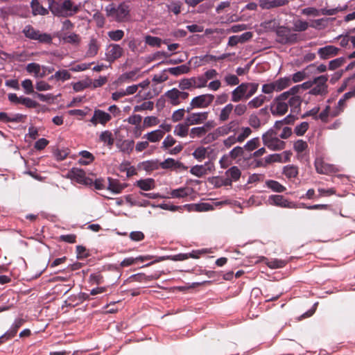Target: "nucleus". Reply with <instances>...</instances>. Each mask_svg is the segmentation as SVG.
I'll use <instances>...</instances> for the list:
<instances>
[{
	"instance_id": "nucleus-1",
	"label": "nucleus",
	"mask_w": 355,
	"mask_h": 355,
	"mask_svg": "<svg viewBox=\"0 0 355 355\" xmlns=\"http://www.w3.org/2000/svg\"><path fill=\"white\" fill-rule=\"evenodd\" d=\"M68 177L72 180L86 186H92L93 183L92 179L87 177L85 171L81 168H72L68 173Z\"/></svg>"
},
{
	"instance_id": "nucleus-2",
	"label": "nucleus",
	"mask_w": 355,
	"mask_h": 355,
	"mask_svg": "<svg viewBox=\"0 0 355 355\" xmlns=\"http://www.w3.org/2000/svg\"><path fill=\"white\" fill-rule=\"evenodd\" d=\"M207 117V112L193 114L187 119L185 124H180L178 125V130L177 133H187L189 130V125L198 123L203 120H205Z\"/></svg>"
},
{
	"instance_id": "nucleus-3",
	"label": "nucleus",
	"mask_w": 355,
	"mask_h": 355,
	"mask_svg": "<svg viewBox=\"0 0 355 355\" xmlns=\"http://www.w3.org/2000/svg\"><path fill=\"white\" fill-rule=\"evenodd\" d=\"M269 205L283 208H295L296 204L288 201L282 195H271L268 197Z\"/></svg>"
},
{
	"instance_id": "nucleus-4",
	"label": "nucleus",
	"mask_w": 355,
	"mask_h": 355,
	"mask_svg": "<svg viewBox=\"0 0 355 355\" xmlns=\"http://www.w3.org/2000/svg\"><path fill=\"white\" fill-rule=\"evenodd\" d=\"M26 322V320L21 317H17L15 319L14 322L11 324L10 329L5 332L1 336H0V343L2 342V339H10L15 337L17 333L18 329Z\"/></svg>"
},
{
	"instance_id": "nucleus-5",
	"label": "nucleus",
	"mask_w": 355,
	"mask_h": 355,
	"mask_svg": "<svg viewBox=\"0 0 355 355\" xmlns=\"http://www.w3.org/2000/svg\"><path fill=\"white\" fill-rule=\"evenodd\" d=\"M272 135H262L263 140L271 150H278L284 148L285 143L277 137H272Z\"/></svg>"
},
{
	"instance_id": "nucleus-6",
	"label": "nucleus",
	"mask_w": 355,
	"mask_h": 355,
	"mask_svg": "<svg viewBox=\"0 0 355 355\" xmlns=\"http://www.w3.org/2000/svg\"><path fill=\"white\" fill-rule=\"evenodd\" d=\"M214 96L212 94H203L195 97L191 103V108L206 107L214 101Z\"/></svg>"
},
{
	"instance_id": "nucleus-7",
	"label": "nucleus",
	"mask_w": 355,
	"mask_h": 355,
	"mask_svg": "<svg viewBox=\"0 0 355 355\" xmlns=\"http://www.w3.org/2000/svg\"><path fill=\"white\" fill-rule=\"evenodd\" d=\"M316 171L320 174H329L338 171L336 166L325 163L321 158H317L315 161Z\"/></svg>"
},
{
	"instance_id": "nucleus-8",
	"label": "nucleus",
	"mask_w": 355,
	"mask_h": 355,
	"mask_svg": "<svg viewBox=\"0 0 355 355\" xmlns=\"http://www.w3.org/2000/svg\"><path fill=\"white\" fill-rule=\"evenodd\" d=\"M168 259L174 261H184L186 259H188V256L187 255V253H179L174 255L157 257L155 260L146 263L144 266H149L155 263Z\"/></svg>"
},
{
	"instance_id": "nucleus-9",
	"label": "nucleus",
	"mask_w": 355,
	"mask_h": 355,
	"mask_svg": "<svg viewBox=\"0 0 355 355\" xmlns=\"http://www.w3.org/2000/svg\"><path fill=\"white\" fill-rule=\"evenodd\" d=\"M213 165L209 162H207L205 164L192 166L190 169V173L198 178H200L206 175L207 171H211Z\"/></svg>"
},
{
	"instance_id": "nucleus-10",
	"label": "nucleus",
	"mask_w": 355,
	"mask_h": 355,
	"mask_svg": "<svg viewBox=\"0 0 355 355\" xmlns=\"http://www.w3.org/2000/svg\"><path fill=\"white\" fill-rule=\"evenodd\" d=\"M270 111L273 115H283L288 111V103L274 99L270 105Z\"/></svg>"
},
{
	"instance_id": "nucleus-11",
	"label": "nucleus",
	"mask_w": 355,
	"mask_h": 355,
	"mask_svg": "<svg viewBox=\"0 0 355 355\" xmlns=\"http://www.w3.org/2000/svg\"><path fill=\"white\" fill-rule=\"evenodd\" d=\"M340 49L334 46L329 45L325 47L320 48L318 50V54L320 58L323 60L329 59L335 55H336Z\"/></svg>"
},
{
	"instance_id": "nucleus-12",
	"label": "nucleus",
	"mask_w": 355,
	"mask_h": 355,
	"mask_svg": "<svg viewBox=\"0 0 355 355\" xmlns=\"http://www.w3.org/2000/svg\"><path fill=\"white\" fill-rule=\"evenodd\" d=\"M120 137L121 136H119V137H116L115 138L117 148L123 153H129L133 149L134 141L129 139L123 140Z\"/></svg>"
},
{
	"instance_id": "nucleus-13",
	"label": "nucleus",
	"mask_w": 355,
	"mask_h": 355,
	"mask_svg": "<svg viewBox=\"0 0 355 355\" xmlns=\"http://www.w3.org/2000/svg\"><path fill=\"white\" fill-rule=\"evenodd\" d=\"M49 8L51 12L56 16L67 17V14L62 9V3L55 0H48Z\"/></svg>"
},
{
	"instance_id": "nucleus-14",
	"label": "nucleus",
	"mask_w": 355,
	"mask_h": 355,
	"mask_svg": "<svg viewBox=\"0 0 355 355\" xmlns=\"http://www.w3.org/2000/svg\"><path fill=\"white\" fill-rule=\"evenodd\" d=\"M110 119H111V116L110 114L100 110H96L94 111V113L91 119V121L94 124H96L97 123H100L101 124H105Z\"/></svg>"
},
{
	"instance_id": "nucleus-15",
	"label": "nucleus",
	"mask_w": 355,
	"mask_h": 355,
	"mask_svg": "<svg viewBox=\"0 0 355 355\" xmlns=\"http://www.w3.org/2000/svg\"><path fill=\"white\" fill-rule=\"evenodd\" d=\"M160 167L163 169H185L184 164L173 158H167L160 164Z\"/></svg>"
},
{
	"instance_id": "nucleus-16",
	"label": "nucleus",
	"mask_w": 355,
	"mask_h": 355,
	"mask_svg": "<svg viewBox=\"0 0 355 355\" xmlns=\"http://www.w3.org/2000/svg\"><path fill=\"white\" fill-rule=\"evenodd\" d=\"M107 189L113 194H119L125 188L126 185L121 184L118 180L108 178Z\"/></svg>"
},
{
	"instance_id": "nucleus-17",
	"label": "nucleus",
	"mask_w": 355,
	"mask_h": 355,
	"mask_svg": "<svg viewBox=\"0 0 355 355\" xmlns=\"http://www.w3.org/2000/svg\"><path fill=\"white\" fill-rule=\"evenodd\" d=\"M288 3V0H259V6L263 9L277 8Z\"/></svg>"
},
{
	"instance_id": "nucleus-18",
	"label": "nucleus",
	"mask_w": 355,
	"mask_h": 355,
	"mask_svg": "<svg viewBox=\"0 0 355 355\" xmlns=\"http://www.w3.org/2000/svg\"><path fill=\"white\" fill-rule=\"evenodd\" d=\"M123 49L118 44H111L108 47L107 57L110 62L119 58L121 56Z\"/></svg>"
},
{
	"instance_id": "nucleus-19",
	"label": "nucleus",
	"mask_w": 355,
	"mask_h": 355,
	"mask_svg": "<svg viewBox=\"0 0 355 355\" xmlns=\"http://www.w3.org/2000/svg\"><path fill=\"white\" fill-rule=\"evenodd\" d=\"M192 192V188L188 187H180L175 189H173L171 191V196L173 198H183L191 195Z\"/></svg>"
},
{
	"instance_id": "nucleus-20",
	"label": "nucleus",
	"mask_w": 355,
	"mask_h": 355,
	"mask_svg": "<svg viewBox=\"0 0 355 355\" xmlns=\"http://www.w3.org/2000/svg\"><path fill=\"white\" fill-rule=\"evenodd\" d=\"M247 91L248 85L244 83L241 84L232 92V101L234 102L241 101L244 96L245 97V94Z\"/></svg>"
},
{
	"instance_id": "nucleus-21",
	"label": "nucleus",
	"mask_w": 355,
	"mask_h": 355,
	"mask_svg": "<svg viewBox=\"0 0 355 355\" xmlns=\"http://www.w3.org/2000/svg\"><path fill=\"white\" fill-rule=\"evenodd\" d=\"M136 185L143 191H149L155 188V181L152 178L137 180Z\"/></svg>"
},
{
	"instance_id": "nucleus-22",
	"label": "nucleus",
	"mask_w": 355,
	"mask_h": 355,
	"mask_svg": "<svg viewBox=\"0 0 355 355\" xmlns=\"http://www.w3.org/2000/svg\"><path fill=\"white\" fill-rule=\"evenodd\" d=\"M266 186L274 192L282 193L284 192L286 187L280 184L279 182L273 180H268L266 181Z\"/></svg>"
},
{
	"instance_id": "nucleus-23",
	"label": "nucleus",
	"mask_w": 355,
	"mask_h": 355,
	"mask_svg": "<svg viewBox=\"0 0 355 355\" xmlns=\"http://www.w3.org/2000/svg\"><path fill=\"white\" fill-rule=\"evenodd\" d=\"M80 158L78 163L81 165H88L94 160V156L87 150H81L79 152Z\"/></svg>"
},
{
	"instance_id": "nucleus-24",
	"label": "nucleus",
	"mask_w": 355,
	"mask_h": 355,
	"mask_svg": "<svg viewBox=\"0 0 355 355\" xmlns=\"http://www.w3.org/2000/svg\"><path fill=\"white\" fill-rule=\"evenodd\" d=\"M129 14L128 6L124 3L121 4L116 8V19L118 21H122Z\"/></svg>"
},
{
	"instance_id": "nucleus-25",
	"label": "nucleus",
	"mask_w": 355,
	"mask_h": 355,
	"mask_svg": "<svg viewBox=\"0 0 355 355\" xmlns=\"http://www.w3.org/2000/svg\"><path fill=\"white\" fill-rule=\"evenodd\" d=\"M282 173L288 179L295 178L298 175V168L292 164L286 165L284 166Z\"/></svg>"
},
{
	"instance_id": "nucleus-26",
	"label": "nucleus",
	"mask_w": 355,
	"mask_h": 355,
	"mask_svg": "<svg viewBox=\"0 0 355 355\" xmlns=\"http://www.w3.org/2000/svg\"><path fill=\"white\" fill-rule=\"evenodd\" d=\"M179 90L178 89H173L168 91L164 96L166 97L170 103L173 105H177L180 103L179 98Z\"/></svg>"
},
{
	"instance_id": "nucleus-27",
	"label": "nucleus",
	"mask_w": 355,
	"mask_h": 355,
	"mask_svg": "<svg viewBox=\"0 0 355 355\" xmlns=\"http://www.w3.org/2000/svg\"><path fill=\"white\" fill-rule=\"evenodd\" d=\"M62 9L67 12V17L71 16L73 13H76L79 8L77 6H73L71 0H64L62 3Z\"/></svg>"
},
{
	"instance_id": "nucleus-28",
	"label": "nucleus",
	"mask_w": 355,
	"mask_h": 355,
	"mask_svg": "<svg viewBox=\"0 0 355 355\" xmlns=\"http://www.w3.org/2000/svg\"><path fill=\"white\" fill-rule=\"evenodd\" d=\"M225 175L233 182H237L241 178V172L237 166H233L225 171Z\"/></svg>"
},
{
	"instance_id": "nucleus-29",
	"label": "nucleus",
	"mask_w": 355,
	"mask_h": 355,
	"mask_svg": "<svg viewBox=\"0 0 355 355\" xmlns=\"http://www.w3.org/2000/svg\"><path fill=\"white\" fill-rule=\"evenodd\" d=\"M31 8L33 9V15H45L49 13L47 9L44 8L42 6L40 5L38 0H33L31 2Z\"/></svg>"
},
{
	"instance_id": "nucleus-30",
	"label": "nucleus",
	"mask_w": 355,
	"mask_h": 355,
	"mask_svg": "<svg viewBox=\"0 0 355 355\" xmlns=\"http://www.w3.org/2000/svg\"><path fill=\"white\" fill-rule=\"evenodd\" d=\"M171 74L178 76L180 74L187 73L190 71V67L186 64H182L176 67H171L167 70Z\"/></svg>"
},
{
	"instance_id": "nucleus-31",
	"label": "nucleus",
	"mask_w": 355,
	"mask_h": 355,
	"mask_svg": "<svg viewBox=\"0 0 355 355\" xmlns=\"http://www.w3.org/2000/svg\"><path fill=\"white\" fill-rule=\"evenodd\" d=\"M69 149L67 148H57L54 152L53 155L56 160L62 161L64 160L69 154Z\"/></svg>"
},
{
	"instance_id": "nucleus-32",
	"label": "nucleus",
	"mask_w": 355,
	"mask_h": 355,
	"mask_svg": "<svg viewBox=\"0 0 355 355\" xmlns=\"http://www.w3.org/2000/svg\"><path fill=\"white\" fill-rule=\"evenodd\" d=\"M168 12H173L175 15H178L181 12L182 3L180 1H172L166 6Z\"/></svg>"
},
{
	"instance_id": "nucleus-33",
	"label": "nucleus",
	"mask_w": 355,
	"mask_h": 355,
	"mask_svg": "<svg viewBox=\"0 0 355 355\" xmlns=\"http://www.w3.org/2000/svg\"><path fill=\"white\" fill-rule=\"evenodd\" d=\"M214 127V122H208L202 127L193 128L191 130V133H205L210 131Z\"/></svg>"
},
{
	"instance_id": "nucleus-34",
	"label": "nucleus",
	"mask_w": 355,
	"mask_h": 355,
	"mask_svg": "<svg viewBox=\"0 0 355 355\" xmlns=\"http://www.w3.org/2000/svg\"><path fill=\"white\" fill-rule=\"evenodd\" d=\"M76 257L78 259H83L89 256V252L83 245L76 246Z\"/></svg>"
},
{
	"instance_id": "nucleus-35",
	"label": "nucleus",
	"mask_w": 355,
	"mask_h": 355,
	"mask_svg": "<svg viewBox=\"0 0 355 355\" xmlns=\"http://www.w3.org/2000/svg\"><path fill=\"white\" fill-rule=\"evenodd\" d=\"M191 80L193 83V87L194 88H200L206 86L207 84V78L204 76H200L198 78H191Z\"/></svg>"
},
{
	"instance_id": "nucleus-36",
	"label": "nucleus",
	"mask_w": 355,
	"mask_h": 355,
	"mask_svg": "<svg viewBox=\"0 0 355 355\" xmlns=\"http://www.w3.org/2000/svg\"><path fill=\"white\" fill-rule=\"evenodd\" d=\"M207 153V149L205 147H198L193 153L194 158L198 161H201L205 157Z\"/></svg>"
},
{
	"instance_id": "nucleus-37",
	"label": "nucleus",
	"mask_w": 355,
	"mask_h": 355,
	"mask_svg": "<svg viewBox=\"0 0 355 355\" xmlns=\"http://www.w3.org/2000/svg\"><path fill=\"white\" fill-rule=\"evenodd\" d=\"M259 144V138L254 137L250 140H249L244 146V148L246 150L252 151L257 148Z\"/></svg>"
},
{
	"instance_id": "nucleus-38",
	"label": "nucleus",
	"mask_w": 355,
	"mask_h": 355,
	"mask_svg": "<svg viewBox=\"0 0 355 355\" xmlns=\"http://www.w3.org/2000/svg\"><path fill=\"white\" fill-rule=\"evenodd\" d=\"M261 27H263L267 31H273L277 30L278 27V24L275 20H270L268 21H264L261 24Z\"/></svg>"
},
{
	"instance_id": "nucleus-39",
	"label": "nucleus",
	"mask_w": 355,
	"mask_h": 355,
	"mask_svg": "<svg viewBox=\"0 0 355 355\" xmlns=\"http://www.w3.org/2000/svg\"><path fill=\"white\" fill-rule=\"evenodd\" d=\"M287 263V261L282 259H274L268 263V266L270 268H284Z\"/></svg>"
},
{
	"instance_id": "nucleus-40",
	"label": "nucleus",
	"mask_w": 355,
	"mask_h": 355,
	"mask_svg": "<svg viewBox=\"0 0 355 355\" xmlns=\"http://www.w3.org/2000/svg\"><path fill=\"white\" fill-rule=\"evenodd\" d=\"M233 110V105L232 104L227 105L222 110L220 114V119L221 121H226L230 113Z\"/></svg>"
},
{
	"instance_id": "nucleus-41",
	"label": "nucleus",
	"mask_w": 355,
	"mask_h": 355,
	"mask_svg": "<svg viewBox=\"0 0 355 355\" xmlns=\"http://www.w3.org/2000/svg\"><path fill=\"white\" fill-rule=\"evenodd\" d=\"M291 29L285 26H279L276 30V33L278 37H281L279 40H285V37L289 35Z\"/></svg>"
},
{
	"instance_id": "nucleus-42",
	"label": "nucleus",
	"mask_w": 355,
	"mask_h": 355,
	"mask_svg": "<svg viewBox=\"0 0 355 355\" xmlns=\"http://www.w3.org/2000/svg\"><path fill=\"white\" fill-rule=\"evenodd\" d=\"M266 97L263 95L255 98L248 103V105L251 107L257 108L260 107L265 101Z\"/></svg>"
},
{
	"instance_id": "nucleus-43",
	"label": "nucleus",
	"mask_w": 355,
	"mask_h": 355,
	"mask_svg": "<svg viewBox=\"0 0 355 355\" xmlns=\"http://www.w3.org/2000/svg\"><path fill=\"white\" fill-rule=\"evenodd\" d=\"M302 103V98L299 96H291L288 102L292 109H297L300 107Z\"/></svg>"
},
{
	"instance_id": "nucleus-44",
	"label": "nucleus",
	"mask_w": 355,
	"mask_h": 355,
	"mask_svg": "<svg viewBox=\"0 0 355 355\" xmlns=\"http://www.w3.org/2000/svg\"><path fill=\"white\" fill-rule=\"evenodd\" d=\"M145 41L146 44L153 46H160L162 44V40L157 37H152L150 35H147L145 37Z\"/></svg>"
},
{
	"instance_id": "nucleus-45",
	"label": "nucleus",
	"mask_w": 355,
	"mask_h": 355,
	"mask_svg": "<svg viewBox=\"0 0 355 355\" xmlns=\"http://www.w3.org/2000/svg\"><path fill=\"white\" fill-rule=\"evenodd\" d=\"M130 278H132L134 281L139 282H145L153 279V276H148L144 273H137L132 275Z\"/></svg>"
},
{
	"instance_id": "nucleus-46",
	"label": "nucleus",
	"mask_w": 355,
	"mask_h": 355,
	"mask_svg": "<svg viewBox=\"0 0 355 355\" xmlns=\"http://www.w3.org/2000/svg\"><path fill=\"white\" fill-rule=\"evenodd\" d=\"M121 136V135H100V140L103 141L105 144L110 147H111L114 141V138L113 136Z\"/></svg>"
},
{
	"instance_id": "nucleus-47",
	"label": "nucleus",
	"mask_w": 355,
	"mask_h": 355,
	"mask_svg": "<svg viewBox=\"0 0 355 355\" xmlns=\"http://www.w3.org/2000/svg\"><path fill=\"white\" fill-rule=\"evenodd\" d=\"M309 27V23L302 20H297L294 22L293 31H304Z\"/></svg>"
},
{
	"instance_id": "nucleus-48",
	"label": "nucleus",
	"mask_w": 355,
	"mask_h": 355,
	"mask_svg": "<svg viewBox=\"0 0 355 355\" xmlns=\"http://www.w3.org/2000/svg\"><path fill=\"white\" fill-rule=\"evenodd\" d=\"M98 47L97 45L96 40L92 39L89 42V49L87 51V55L89 56L95 55L98 52Z\"/></svg>"
},
{
	"instance_id": "nucleus-49",
	"label": "nucleus",
	"mask_w": 355,
	"mask_h": 355,
	"mask_svg": "<svg viewBox=\"0 0 355 355\" xmlns=\"http://www.w3.org/2000/svg\"><path fill=\"white\" fill-rule=\"evenodd\" d=\"M248 166L250 168H256L258 167H265L267 166L266 163V160L263 161L262 159H250L248 161Z\"/></svg>"
},
{
	"instance_id": "nucleus-50",
	"label": "nucleus",
	"mask_w": 355,
	"mask_h": 355,
	"mask_svg": "<svg viewBox=\"0 0 355 355\" xmlns=\"http://www.w3.org/2000/svg\"><path fill=\"white\" fill-rule=\"evenodd\" d=\"M290 83V79L289 78H282L276 82H274L275 89L277 90H282L288 86Z\"/></svg>"
},
{
	"instance_id": "nucleus-51",
	"label": "nucleus",
	"mask_w": 355,
	"mask_h": 355,
	"mask_svg": "<svg viewBox=\"0 0 355 355\" xmlns=\"http://www.w3.org/2000/svg\"><path fill=\"white\" fill-rule=\"evenodd\" d=\"M345 62V58H339L337 59H335L334 60H331L329 62V69L331 70H334L339 67L342 66Z\"/></svg>"
},
{
	"instance_id": "nucleus-52",
	"label": "nucleus",
	"mask_w": 355,
	"mask_h": 355,
	"mask_svg": "<svg viewBox=\"0 0 355 355\" xmlns=\"http://www.w3.org/2000/svg\"><path fill=\"white\" fill-rule=\"evenodd\" d=\"M71 77L70 73L67 70H62L57 71L54 76L51 77V78H54L56 80H67Z\"/></svg>"
},
{
	"instance_id": "nucleus-53",
	"label": "nucleus",
	"mask_w": 355,
	"mask_h": 355,
	"mask_svg": "<svg viewBox=\"0 0 355 355\" xmlns=\"http://www.w3.org/2000/svg\"><path fill=\"white\" fill-rule=\"evenodd\" d=\"M328 80V77L327 76H318L313 80V84H315L318 86H320L321 87H325V89L327 90V85H326V83Z\"/></svg>"
},
{
	"instance_id": "nucleus-54",
	"label": "nucleus",
	"mask_w": 355,
	"mask_h": 355,
	"mask_svg": "<svg viewBox=\"0 0 355 355\" xmlns=\"http://www.w3.org/2000/svg\"><path fill=\"white\" fill-rule=\"evenodd\" d=\"M266 163L268 165V164L272 162H279L281 163V153H275L269 155L265 157Z\"/></svg>"
},
{
	"instance_id": "nucleus-55",
	"label": "nucleus",
	"mask_w": 355,
	"mask_h": 355,
	"mask_svg": "<svg viewBox=\"0 0 355 355\" xmlns=\"http://www.w3.org/2000/svg\"><path fill=\"white\" fill-rule=\"evenodd\" d=\"M158 207L164 209V210H168L171 211H180L182 209V206H177L173 205H169L167 203H162L157 205Z\"/></svg>"
},
{
	"instance_id": "nucleus-56",
	"label": "nucleus",
	"mask_w": 355,
	"mask_h": 355,
	"mask_svg": "<svg viewBox=\"0 0 355 355\" xmlns=\"http://www.w3.org/2000/svg\"><path fill=\"white\" fill-rule=\"evenodd\" d=\"M243 153V148L241 146H236L233 148L228 153L231 159H236L237 157L242 155Z\"/></svg>"
},
{
	"instance_id": "nucleus-57",
	"label": "nucleus",
	"mask_w": 355,
	"mask_h": 355,
	"mask_svg": "<svg viewBox=\"0 0 355 355\" xmlns=\"http://www.w3.org/2000/svg\"><path fill=\"white\" fill-rule=\"evenodd\" d=\"M91 84H92L91 80H89L87 81H80V82L76 83L73 85V89L76 92H79L86 87H89Z\"/></svg>"
},
{
	"instance_id": "nucleus-58",
	"label": "nucleus",
	"mask_w": 355,
	"mask_h": 355,
	"mask_svg": "<svg viewBox=\"0 0 355 355\" xmlns=\"http://www.w3.org/2000/svg\"><path fill=\"white\" fill-rule=\"evenodd\" d=\"M24 32L27 37L33 40H37L40 33L39 31L34 30L31 27H28L24 31Z\"/></svg>"
},
{
	"instance_id": "nucleus-59",
	"label": "nucleus",
	"mask_w": 355,
	"mask_h": 355,
	"mask_svg": "<svg viewBox=\"0 0 355 355\" xmlns=\"http://www.w3.org/2000/svg\"><path fill=\"white\" fill-rule=\"evenodd\" d=\"M179 87H180V89H182V90L189 89L191 87H193L191 78L182 79L180 82Z\"/></svg>"
},
{
	"instance_id": "nucleus-60",
	"label": "nucleus",
	"mask_w": 355,
	"mask_h": 355,
	"mask_svg": "<svg viewBox=\"0 0 355 355\" xmlns=\"http://www.w3.org/2000/svg\"><path fill=\"white\" fill-rule=\"evenodd\" d=\"M130 239L133 241H141L144 239V234L141 231H133L130 233Z\"/></svg>"
},
{
	"instance_id": "nucleus-61",
	"label": "nucleus",
	"mask_w": 355,
	"mask_h": 355,
	"mask_svg": "<svg viewBox=\"0 0 355 355\" xmlns=\"http://www.w3.org/2000/svg\"><path fill=\"white\" fill-rule=\"evenodd\" d=\"M307 148L306 142L302 140H297L294 144V149L297 153L303 152Z\"/></svg>"
},
{
	"instance_id": "nucleus-62",
	"label": "nucleus",
	"mask_w": 355,
	"mask_h": 355,
	"mask_svg": "<svg viewBox=\"0 0 355 355\" xmlns=\"http://www.w3.org/2000/svg\"><path fill=\"white\" fill-rule=\"evenodd\" d=\"M62 39L64 42L71 44H78L80 40L78 35L75 33H71V35H65L63 37Z\"/></svg>"
},
{
	"instance_id": "nucleus-63",
	"label": "nucleus",
	"mask_w": 355,
	"mask_h": 355,
	"mask_svg": "<svg viewBox=\"0 0 355 355\" xmlns=\"http://www.w3.org/2000/svg\"><path fill=\"white\" fill-rule=\"evenodd\" d=\"M21 104L26 105L27 107H33V108H35L39 106V103H37L36 101L31 100L29 98H23L22 97L21 99Z\"/></svg>"
},
{
	"instance_id": "nucleus-64",
	"label": "nucleus",
	"mask_w": 355,
	"mask_h": 355,
	"mask_svg": "<svg viewBox=\"0 0 355 355\" xmlns=\"http://www.w3.org/2000/svg\"><path fill=\"white\" fill-rule=\"evenodd\" d=\"M21 85L23 88L26 90V94H32L35 93L33 90V87L32 84V81L31 80H25L22 82Z\"/></svg>"
}]
</instances>
